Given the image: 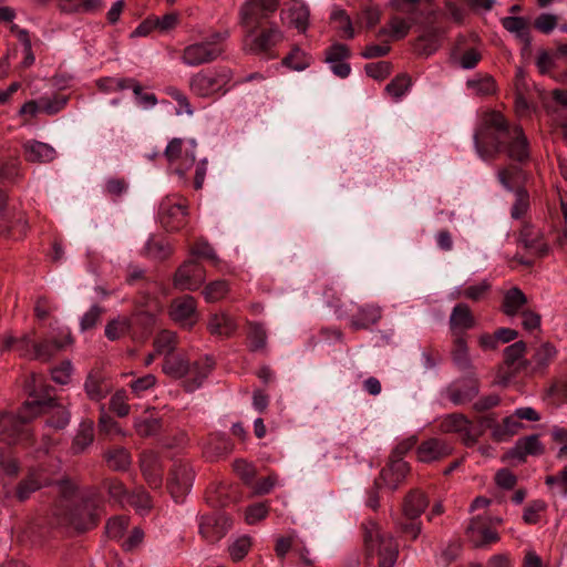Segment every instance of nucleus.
Masks as SVG:
<instances>
[{
	"label": "nucleus",
	"instance_id": "nucleus-1",
	"mask_svg": "<svg viewBox=\"0 0 567 567\" xmlns=\"http://www.w3.org/2000/svg\"><path fill=\"white\" fill-rule=\"evenodd\" d=\"M51 476L52 472L44 464L31 467L27 477L17 487V497L25 501L38 489L55 484L60 507L55 509L54 515L62 516L59 523L70 525L79 532L93 526L97 501L91 496L80 495L76 486L69 480L53 481Z\"/></svg>",
	"mask_w": 567,
	"mask_h": 567
},
{
	"label": "nucleus",
	"instance_id": "nucleus-2",
	"mask_svg": "<svg viewBox=\"0 0 567 567\" xmlns=\"http://www.w3.org/2000/svg\"><path fill=\"white\" fill-rule=\"evenodd\" d=\"M477 156L483 161L494 158L508 143V156L516 161L528 157V143L519 126L509 127L504 116L497 111L483 113L473 136Z\"/></svg>",
	"mask_w": 567,
	"mask_h": 567
},
{
	"label": "nucleus",
	"instance_id": "nucleus-3",
	"mask_svg": "<svg viewBox=\"0 0 567 567\" xmlns=\"http://www.w3.org/2000/svg\"><path fill=\"white\" fill-rule=\"evenodd\" d=\"M32 400L27 401L20 410L18 416L10 413H3L0 416V440L8 444L16 443L22 434L23 426L45 409L53 410V415L49 425L54 429H63L69 424L70 413L59 405L52 398L42 399V378L32 374L27 383Z\"/></svg>",
	"mask_w": 567,
	"mask_h": 567
},
{
	"label": "nucleus",
	"instance_id": "nucleus-4",
	"mask_svg": "<svg viewBox=\"0 0 567 567\" xmlns=\"http://www.w3.org/2000/svg\"><path fill=\"white\" fill-rule=\"evenodd\" d=\"M69 343H71V337L66 330L61 332L60 340L53 339L43 343H35L30 334H24L20 339L10 336L3 339L4 349L13 348L21 357L41 361L50 360Z\"/></svg>",
	"mask_w": 567,
	"mask_h": 567
},
{
	"label": "nucleus",
	"instance_id": "nucleus-5",
	"mask_svg": "<svg viewBox=\"0 0 567 567\" xmlns=\"http://www.w3.org/2000/svg\"><path fill=\"white\" fill-rule=\"evenodd\" d=\"M233 72L227 66L202 70L189 79V90L199 97L225 94L229 90Z\"/></svg>",
	"mask_w": 567,
	"mask_h": 567
},
{
	"label": "nucleus",
	"instance_id": "nucleus-6",
	"mask_svg": "<svg viewBox=\"0 0 567 567\" xmlns=\"http://www.w3.org/2000/svg\"><path fill=\"white\" fill-rule=\"evenodd\" d=\"M365 546L369 555L378 556L379 567H393L399 549L392 536L383 533L380 526L370 522L365 527Z\"/></svg>",
	"mask_w": 567,
	"mask_h": 567
},
{
	"label": "nucleus",
	"instance_id": "nucleus-7",
	"mask_svg": "<svg viewBox=\"0 0 567 567\" xmlns=\"http://www.w3.org/2000/svg\"><path fill=\"white\" fill-rule=\"evenodd\" d=\"M227 33L215 32L202 41L184 49L182 60L186 65L197 66L218 59L225 52Z\"/></svg>",
	"mask_w": 567,
	"mask_h": 567
},
{
	"label": "nucleus",
	"instance_id": "nucleus-8",
	"mask_svg": "<svg viewBox=\"0 0 567 567\" xmlns=\"http://www.w3.org/2000/svg\"><path fill=\"white\" fill-rule=\"evenodd\" d=\"M194 474L189 465L183 461L174 463L169 480L168 491L176 503L182 502L189 493L193 485Z\"/></svg>",
	"mask_w": 567,
	"mask_h": 567
},
{
	"label": "nucleus",
	"instance_id": "nucleus-9",
	"mask_svg": "<svg viewBox=\"0 0 567 567\" xmlns=\"http://www.w3.org/2000/svg\"><path fill=\"white\" fill-rule=\"evenodd\" d=\"M258 23H252L247 29V34L244 40V48L250 52L266 51L282 39V33L278 28H270L257 33L256 27Z\"/></svg>",
	"mask_w": 567,
	"mask_h": 567
},
{
	"label": "nucleus",
	"instance_id": "nucleus-10",
	"mask_svg": "<svg viewBox=\"0 0 567 567\" xmlns=\"http://www.w3.org/2000/svg\"><path fill=\"white\" fill-rule=\"evenodd\" d=\"M195 147L196 143L192 141L188 147H183V141L175 138L168 143L165 150V155L171 163L182 159V164L175 168L176 174L185 177L186 172L195 163Z\"/></svg>",
	"mask_w": 567,
	"mask_h": 567
},
{
	"label": "nucleus",
	"instance_id": "nucleus-11",
	"mask_svg": "<svg viewBox=\"0 0 567 567\" xmlns=\"http://www.w3.org/2000/svg\"><path fill=\"white\" fill-rule=\"evenodd\" d=\"M6 203V194L0 190V234L12 239H20L25 234L28 224L21 214L11 215L7 212Z\"/></svg>",
	"mask_w": 567,
	"mask_h": 567
},
{
	"label": "nucleus",
	"instance_id": "nucleus-12",
	"mask_svg": "<svg viewBox=\"0 0 567 567\" xmlns=\"http://www.w3.org/2000/svg\"><path fill=\"white\" fill-rule=\"evenodd\" d=\"M278 3L279 0H248L240 11L244 27L259 23L261 19L277 9Z\"/></svg>",
	"mask_w": 567,
	"mask_h": 567
},
{
	"label": "nucleus",
	"instance_id": "nucleus-13",
	"mask_svg": "<svg viewBox=\"0 0 567 567\" xmlns=\"http://www.w3.org/2000/svg\"><path fill=\"white\" fill-rule=\"evenodd\" d=\"M440 426L443 432L457 433L467 446L476 443L477 432L473 429L471 422L462 415H449L441 422Z\"/></svg>",
	"mask_w": 567,
	"mask_h": 567
},
{
	"label": "nucleus",
	"instance_id": "nucleus-14",
	"mask_svg": "<svg viewBox=\"0 0 567 567\" xmlns=\"http://www.w3.org/2000/svg\"><path fill=\"white\" fill-rule=\"evenodd\" d=\"M204 281V270L195 261L185 262L176 271L174 284L182 290H195Z\"/></svg>",
	"mask_w": 567,
	"mask_h": 567
},
{
	"label": "nucleus",
	"instance_id": "nucleus-15",
	"mask_svg": "<svg viewBox=\"0 0 567 567\" xmlns=\"http://www.w3.org/2000/svg\"><path fill=\"white\" fill-rule=\"evenodd\" d=\"M171 317L183 327H192L197 321L195 300L190 296L177 298L172 303Z\"/></svg>",
	"mask_w": 567,
	"mask_h": 567
},
{
	"label": "nucleus",
	"instance_id": "nucleus-16",
	"mask_svg": "<svg viewBox=\"0 0 567 567\" xmlns=\"http://www.w3.org/2000/svg\"><path fill=\"white\" fill-rule=\"evenodd\" d=\"M230 527L228 518L221 515L203 516L199 522V534L207 540L221 538Z\"/></svg>",
	"mask_w": 567,
	"mask_h": 567
},
{
	"label": "nucleus",
	"instance_id": "nucleus-17",
	"mask_svg": "<svg viewBox=\"0 0 567 567\" xmlns=\"http://www.w3.org/2000/svg\"><path fill=\"white\" fill-rule=\"evenodd\" d=\"M142 473L151 487L157 488L162 484V463L159 456L153 451H146L141 457Z\"/></svg>",
	"mask_w": 567,
	"mask_h": 567
},
{
	"label": "nucleus",
	"instance_id": "nucleus-18",
	"mask_svg": "<svg viewBox=\"0 0 567 567\" xmlns=\"http://www.w3.org/2000/svg\"><path fill=\"white\" fill-rule=\"evenodd\" d=\"M281 20L284 23L296 28L299 32H305L309 23V9L303 3L293 1L287 9L281 11Z\"/></svg>",
	"mask_w": 567,
	"mask_h": 567
},
{
	"label": "nucleus",
	"instance_id": "nucleus-19",
	"mask_svg": "<svg viewBox=\"0 0 567 567\" xmlns=\"http://www.w3.org/2000/svg\"><path fill=\"white\" fill-rule=\"evenodd\" d=\"M543 451L544 447L538 436L529 435L519 439L514 447L508 451L507 457L523 462L527 455H540Z\"/></svg>",
	"mask_w": 567,
	"mask_h": 567
},
{
	"label": "nucleus",
	"instance_id": "nucleus-20",
	"mask_svg": "<svg viewBox=\"0 0 567 567\" xmlns=\"http://www.w3.org/2000/svg\"><path fill=\"white\" fill-rule=\"evenodd\" d=\"M451 453V447L439 439H430L417 449V458L423 463L437 461Z\"/></svg>",
	"mask_w": 567,
	"mask_h": 567
},
{
	"label": "nucleus",
	"instance_id": "nucleus-21",
	"mask_svg": "<svg viewBox=\"0 0 567 567\" xmlns=\"http://www.w3.org/2000/svg\"><path fill=\"white\" fill-rule=\"evenodd\" d=\"M213 369V361L208 358L195 362L187 367V380L185 381L186 390L193 392L197 390L207 378Z\"/></svg>",
	"mask_w": 567,
	"mask_h": 567
},
{
	"label": "nucleus",
	"instance_id": "nucleus-22",
	"mask_svg": "<svg viewBox=\"0 0 567 567\" xmlns=\"http://www.w3.org/2000/svg\"><path fill=\"white\" fill-rule=\"evenodd\" d=\"M409 472L406 462L396 455L393 456L389 466L381 472L383 483L394 489Z\"/></svg>",
	"mask_w": 567,
	"mask_h": 567
},
{
	"label": "nucleus",
	"instance_id": "nucleus-23",
	"mask_svg": "<svg viewBox=\"0 0 567 567\" xmlns=\"http://www.w3.org/2000/svg\"><path fill=\"white\" fill-rule=\"evenodd\" d=\"M468 537L471 542L475 546H485L487 544L494 543L498 539V535L492 528L485 526L480 519L478 516L475 517L468 528H467Z\"/></svg>",
	"mask_w": 567,
	"mask_h": 567
},
{
	"label": "nucleus",
	"instance_id": "nucleus-24",
	"mask_svg": "<svg viewBox=\"0 0 567 567\" xmlns=\"http://www.w3.org/2000/svg\"><path fill=\"white\" fill-rule=\"evenodd\" d=\"M503 28L512 33L517 40L530 44L528 20L523 17H505L501 20Z\"/></svg>",
	"mask_w": 567,
	"mask_h": 567
},
{
	"label": "nucleus",
	"instance_id": "nucleus-25",
	"mask_svg": "<svg viewBox=\"0 0 567 567\" xmlns=\"http://www.w3.org/2000/svg\"><path fill=\"white\" fill-rule=\"evenodd\" d=\"M476 321L470 308L465 303L456 305L450 316V324L454 331H465L472 329Z\"/></svg>",
	"mask_w": 567,
	"mask_h": 567
},
{
	"label": "nucleus",
	"instance_id": "nucleus-26",
	"mask_svg": "<svg viewBox=\"0 0 567 567\" xmlns=\"http://www.w3.org/2000/svg\"><path fill=\"white\" fill-rule=\"evenodd\" d=\"M527 303V298L524 292L514 287L506 291L503 300V311L508 317H515L522 315L525 311L524 307Z\"/></svg>",
	"mask_w": 567,
	"mask_h": 567
},
{
	"label": "nucleus",
	"instance_id": "nucleus-27",
	"mask_svg": "<svg viewBox=\"0 0 567 567\" xmlns=\"http://www.w3.org/2000/svg\"><path fill=\"white\" fill-rule=\"evenodd\" d=\"M489 427L492 430V436L496 441H505L516 434L523 427V424L514 413L513 415L506 416L502 424L495 423L489 425Z\"/></svg>",
	"mask_w": 567,
	"mask_h": 567
},
{
	"label": "nucleus",
	"instance_id": "nucleus-28",
	"mask_svg": "<svg viewBox=\"0 0 567 567\" xmlns=\"http://www.w3.org/2000/svg\"><path fill=\"white\" fill-rule=\"evenodd\" d=\"M84 390L89 399L101 401L109 394L111 389L102 375L91 373L84 382Z\"/></svg>",
	"mask_w": 567,
	"mask_h": 567
},
{
	"label": "nucleus",
	"instance_id": "nucleus-29",
	"mask_svg": "<svg viewBox=\"0 0 567 567\" xmlns=\"http://www.w3.org/2000/svg\"><path fill=\"white\" fill-rule=\"evenodd\" d=\"M25 156L30 162H50L55 156V151L49 144L42 142H29L24 145Z\"/></svg>",
	"mask_w": 567,
	"mask_h": 567
},
{
	"label": "nucleus",
	"instance_id": "nucleus-30",
	"mask_svg": "<svg viewBox=\"0 0 567 567\" xmlns=\"http://www.w3.org/2000/svg\"><path fill=\"white\" fill-rule=\"evenodd\" d=\"M236 328L235 321L226 313L214 315L208 322L209 331L219 337H229Z\"/></svg>",
	"mask_w": 567,
	"mask_h": 567
},
{
	"label": "nucleus",
	"instance_id": "nucleus-31",
	"mask_svg": "<svg viewBox=\"0 0 567 567\" xmlns=\"http://www.w3.org/2000/svg\"><path fill=\"white\" fill-rule=\"evenodd\" d=\"M411 23L410 21L403 19V18H393L389 22L388 27L382 28L378 32V37H384L388 35L393 40H400L403 39L410 31Z\"/></svg>",
	"mask_w": 567,
	"mask_h": 567
},
{
	"label": "nucleus",
	"instance_id": "nucleus-32",
	"mask_svg": "<svg viewBox=\"0 0 567 567\" xmlns=\"http://www.w3.org/2000/svg\"><path fill=\"white\" fill-rule=\"evenodd\" d=\"M427 505L425 496L420 492L411 493L403 505L404 515L414 519L419 517Z\"/></svg>",
	"mask_w": 567,
	"mask_h": 567
},
{
	"label": "nucleus",
	"instance_id": "nucleus-33",
	"mask_svg": "<svg viewBox=\"0 0 567 567\" xmlns=\"http://www.w3.org/2000/svg\"><path fill=\"white\" fill-rule=\"evenodd\" d=\"M520 239L525 247L539 256H543L548 251V246L540 240L539 233L532 227H525L522 230Z\"/></svg>",
	"mask_w": 567,
	"mask_h": 567
},
{
	"label": "nucleus",
	"instance_id": "nucleus-34",
	"mask_svg": "<svg viewBox=\"0 0 567 567\" xmlns=\"http://www.w3.org/2000/svg\"><path fill=\"white\" fill-rule=\"evenodd\" d=\"M466 86L476 94L488 95L496 91V84L491 75H476L467 80Z\"/></svg>",
	"mask_w": 567,
	"mask_h": 567
},
{
	"label": "nucleus",
	"instance_id": "nucleus-35",
	"mask_svg": "<svg viewBox=\"0 0 567 567\" xmlns=\"http://www.w3.org/2000/svg\"><path fill=\"white\" fill-rule=\"evenodd\" d=\"M107 465L115 471L126 470L131 464V456L123 447H115L106 453Z\"/></svg>",
	"mask_w": 567,
	"mask_h": 567
},
{
	"label": "nucleus",
	"instance_id": "nucleus-36",
	"mask_svg": "<svg viewBox=\"0 0 567 567\" xmlns=\"http://www.w3.org/2000/svg\"><path fill=\"white\" fill-rule=\"evenodd\" d=\"M163 371L173 378L186 375L188 363L179 355H165Z\"/></svg>",
	"mask_w": 567,
	"mask_h": 567
},
{
	"label": "nucleus",
	"instance_id": "nucleus-37",
	"mask_svg": "<svg viewBox=\"0 0 567 567\" xmlns=\"http://www.w3.org/2000/svg\"><path fill=\"white\" fill-rule=\"evenodd\" d=\"M187 214V207L184 202H175L174 199L167 198L162 202L159 206V215L165 218L179 219L185 217Z\"/></svg>",
	"mask_w": 567,
	"mask_h": 567
},
{
	"label": "nucleus",
	"instance_id": "nucleus-38",
	"mask_svg": "<svg viewBox=\"0 0 567 567\" xmlns=\"http://www.w3.org/2000/svg\"><path fill=\"white\" fill-rule=\"evenodd\" d=\"M556 354L557 350L553 344L548 342L540 344L533 358L535 368L538 370L547 368Z\"/></svg>",
	"mask_w": 567,
	"mask_h": 567
},
{
	"label": "nucleus",
	"instance_id": "nucleus-39",
	"mask_svg": "<svg viewBox=\"0 0 567 567\" xmlns=\"http://www.w3.org/2000/svg\"><path fill=\"white\" fill-rule=\"evenodd\" d=\"M131 321L126 317H118L105 327V336L110 340H116L130 331Z\"/></svg>",
	"mask_w": 567,
	"mask_h": 567
},
{
	"label": "nucleus",
	"instance_id": "nucleus-40",
	"mask_svg": "<svg viewBox=\"0 0 567 567\" xmlns=\"http://www.w3.org/2000/svg\"><path fill=\"white\" fill-rule=\"evenodd\" d=\"M453 361L461 370H467L471 367V359L465 341L457 338L452 351Z\"/></svg>",
	"mask_w": 567,
	"mask_h": 567
},
{
	"label": "nucleus",
	"instance_id": "nucleus-41",
	"mask_svg": "<svg viewBox=\"0 0 567 567\" xmlns=\"http://www.w3.org/2000/svg\"><path fill=\"white\" fill-rule=\"evenodd\" d=\"M134 427L140 435L150 436L158 430L159 422L153 414H147L136 417L134 421Z\"/></svg>",
	"mask_w": 567,
	"mask_h": 567
},
{
	"label": "nucleus",
	"instance_id": "nucleus-42",
	"mask_svg": "<svg viewBox=\"0 0 567 567\" xmlns=\"http://www.w3.org/2000/svg\"><path fill=\"white\" fill-rule=\"evenodd\" d=\"M165 92L178 103V107L176 109V115H194V109L192 107L189 100L185 93H183L181 90L174 86L167 87Z\"/></svg>",
	"mask_w": 567,
	"mask_h": 567
},
{
	"label": "nucleus",
	"instance_id": "nucleus-43",
	"mask_svg": "<svg viewBox=\"0 0 567 567\" xmlns=\"http://www.w3.org/2000/svg\"><path fill=\"white\" fill-rule=\"evenodd\" d=\"M176 346V337L173 332L162 331L155 339V352L159 355H169Z\"/></svg>",
	"mask_w": 567,
	"mask_h": 567
},
{
	"label": "nucleus",
	"instance_id": "nucleus-44",
	"mask_svg": "<svg viewBox=\"0 0 567 567\" xmlns=\"http://www.w3.org/2000/svg\"><path fill=\"white\" fill-rule=\"evenodd\" d=\"M250 547V538L248 536H240L230 543L228 551L234 561H239L247 555Z\"/></svg>",
	"mask_w": 567,
	"mask_h": 567
},
{
	"label": "nucleus",
	"instance_id": "nucleus-45",
	"mask_svg": "<svg viewBox=\"0 0 567 567\" xmlns=\"http://www.w3.org/2000/svg\"><path fill=\"white\" fill-rule=\"evenodd\" d=\"M311 63V58L307 55L300 49H295L285 59V64L295 71H303Z\"/></svg>",
	"mask_w": 567,
	"mask_h": 567
},
{
	"label": "nucleus",
	"instance_id": "nucleus-46",
	"mask_svg": "<svg viewBox=\"0 0 567 567\" xmlns=\"http://www.w3.org/2000/svg\"><path fill=\"white\" fill-rule=\"evenodd\" d=\"M266 330L261 324H250L248 332L249 347L252 351L262 350L266 346Z\"/></svg>",
	"mask_w": 567,
	"mask_h": 567
},
{
	"label": "nucleus",
	"instance_id": "nucleus-47",
	"mask_svg": "<svg viewBox=\"0 0 567 567\" xmlns=\"http://www.w3.org/2000/svg\"><path fill=\"white\" fill-rule=\"evenodd\" d=\"M489 288V285L486 281H482L477 285L470 286L465 290H462L461 287H456L451 296L452 298H458L461 296H464L472 300L480 299L484 292Z\"/></svg>",
	"mask_w": 567,
	"mask_h": 567
},
{
	"label": "nucleus",
	"instance_id": "nucleus-48",
	"mask_svg": "<svg viewBox=\"0 0 567 567\" xmlns=\"http://www.w3.org/2000/svg\"><path fill=\"white\" fill-rule=\"evenodd\" d=\"M93 441V426L92 424H82L78 434L73 441V449L75 452H82Z\"/></svg>",
	"mask_w": 567,
	"mask_h": 567
},
{
	"label": "nucleus",
	"instance_id": "nucleus-49",
	"mask_svg": "<svg viewBox=\"0 0 567 567\" xmlns=\"http://www.w3.org/2000/svg\"><path fill=\"white\" fill-rule=\"evenodd\" d=\"M100 0H61L60 7L65 12L89 11L99 6Z\"/></svg>",
	"mask_w": 567,
	"mask_h": 567
},
{
	"label": "nucleus",
	"instance_id": "nucleus-50",
	"mask_svg": "<svg viewBox=\"0 0 567 567\" xmlns=\"http://www.w3.org/2000/svg\"><path fill=\"white\" fill-rule=\"evenodd\" d=\"M411 86V80L408 75L402 74L396 76L391 83L386 85V92L395 99H401Z\"/></svg>",
	"mask_w": 567,
	"mask_h": 567
},
{
	"label": "nucleus",
	"instance_id": "nucleus-51",
	"mask_svg": "<svg viewBox=\"0 0 567 567\" xmlns=\"http://www.w3.org/2000/svg\"><path fill=\"white\" fill-rule=\"evenodd\" d=\"M127 526L128 522L124 516L111 518L106 524V534L112 539H122Z\"/></svg>",
	"mask_w": 567,
	"mask_h": 567
},
{
	"label": "nucleus",
	"instance_id": "nucleus-52",
	"mask_svg": "<svg viewBox=\"0 0 567 567\" xmlns=\"http://www.w3.org/2000/svg\"><path fill=\"white\" fill-rule=\"evenodd\" d=\"M73 367L70 361H64L51 371L52 380L61 385L68 384L71 380Z\"/></svg>",
	"mask_w": 567,
	"mask_h": 567
},
{
	"label": "nucleus",
	"instance_id": "nucleus-53",
	"mask_svg": "<svg viewBox=\"0 0 567 567\" xmlns=\"http://www.w3.org/2000/svg\"><path fill=\"white\" fill-rule=\"evenodd\" d=\"M516 200L512 208V217L515 219L520 218L529 207V197L526 190L519 188L515 193Z\"/></svg>",
	"mask_w": 567,
	"mask_h": 567
},
{
	"label": "nucleus",
	"instance_id": "nucleus-54",
	"mask_svg": "<svg viewBox=\"0 0 567 567\" xmlns=\"http://www.w3.org/2000/svg\"><path fill=\"white\" fill-rule=\"evenodd\" d=\"M42 112L48 115H53L60 112L66 104V97L54 96V97H40Z\"/></svg>",
	"mask_w": 567,
	"mask_h": 567
},
{
	"label": "nucleus",
	"instance_id": "nucleus-55",
	"mask_svg": "<svg viewBox=\"0 0 567 567\" xmlns=\"http://www.w3.org/2000/svg\"><path fill=\"white\" fill-rule=\"evenodd\" d=\"M227 289V284L223 280L212 282L205 288V299L209 302L217 301L226 295Z\"/></svg>",
	"mask_w": 567,
	"mask_h": 567
},
{
	"label": "nucleus",
	"instance_id": "nucleus-56",
	"mask_svg": "<svg viewBox=\"0 0 567 567\" xmlns=\"http://www.w3.org/2000/svg\"><path fill=\"white\" fill-rule=\"evenodd\" d=\"M127 396L125 391H117L110 401L112 411L118 416H126L130 412V405L127 404Z\"/></svg>",
	"mask_w": 567,
	"mask_h": 567
},
{
	"label": "nucleus",
	"instance_id": "nucleus-57",
	"mask_svg": "<svg viewBox=\"0 0 567 567\" xmlns=\"http://www.w3.org/2000/svg\"><path fill=\"white\" fill-rule=\"evenodd\" d=\"M349 56V48L342 43H334L326 51L327 63H334L339 60H347Z\"/></svg>",
	"mask_w": 567,
	"mask_h": 567
},
{
	"label": "nucleus",
	"instance_id": "nucleus-58",
	"mask_svg": "<svg viewBox=\"0 0 567 567\" xmlns=\"http://www.w3.org/2000/svg\"><path fill=\"white\" fill-rule=\"evenodd\" d=\"M391 71V65L388 62L381 61L375 63H369L365 65V73L375 80L385 79Z\"/></svg>",
	"mask_w": 567,
	"mask_h": 567
},
{
	"label": "nucleus",
	"instance_id": "nucleus-59",
	"mask_svg": "<svg viewBox=\"0 0 567 567\" xmlns=\"http://www.w3.org/2000/svg\"><path fill=\"white\" fill-rule=\"evenodd\" d=\"M127 503L133 505L140 514H145L151 508L150 496L144 491H138L131 495Z\"/></svg>",
	"mask_w": 567,
	"mask_h": 567
},
{
	"label": "nucleus",
	"instance_id": "nucleus-60",
	"mask_svg": "<svg viewBox=\"0 0 567 567\" xmlns=\"http://www.w3.org/2000/svg\"><path fill=\"white\" fill-rule=\"evenodd\" d=\"M268 514V507L264 503L251 505L247 508L245 519L252 525L264 519Z\"/></svg>",
	"mask_w": 567,
	"mask_h": 567
},
{
	"label": "nucleus",
	"instance_id": "nucleus-61",
	"mask_svg": "<svg viewBox=\"0 0 567 567\" xmlns=\"http://www.w3.org/2000/svg\"><path fill=\"white\" fill-rule=\"evenodd\" d=\"M101 308L96 305L92 306L80 320V328L82 331L93 328L100 319Z\"/></svg>",
	"mask_w": 567,
	"mask_h": 567
},
{
	"label": "nucleus",
	"instance_id": "nucleus-62",
	"mask_svg": "<svg viewBox=\"0 0 567 567\" xmlns=\"http://www.w3.org/2000/svg\"><path fill=\"white\" fill-rule=\"evenodd\" d=\"M99 87L106 92H116L128 89L126 79L105 78L97 82Z\"/></svg>",
	"mask_w": 567,
	"mask_h": 567
},
{
	"label": "nucleus",
	"instance_id": "nucleus-63",
	"mask_svg": "<svg viewBox=\"0 0 567 567\" xmlns=\"http://www.w3.org/2000/svg\"><path fill=\"white\" fill-rule=\"evenodd\" d=\"M557 25V17L551 13H542L535 20V28L543 33L551 32Z\"/></svg>",
	"mask_w": 567,
	"mask_h": 567
},
{
	"label": "nucleus",
	"instance_id": "nucleus-64",
	"mask_svg": "<svg viewBox=\"0 0 567 567\" xmlns=\"http://www.w3.org/2000/svg\"><path fill=\"white\" fill-rule=\"evenodd\" d=\"M526 350V344L523 341H517L505 349V361L514 364L518 359L523 358Z\"/></svg>",
	"mask_w": 567,
	"mask_h": 567
}]
</instances>
